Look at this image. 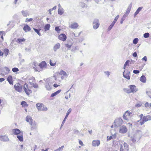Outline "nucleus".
<instances>
[{
  "label": "nucleus",
  "mask_w": 151,
  "mask_h": 151,
  "mask_svg": "<svg viewBox=\"0 0 151 151\" xmlns=\"http://www.w3.org/2000/svg\"><path fill=\"white\" fill-rule=\"evenodd\" d=\"M132 55L133 57H135L137 56V54L136 52H134L132 54Z\"/></svg>",
  "instance_id": "64"
},
{
  "label": "nucleus",
  "mask_w": 151,
  "mask_h": 151,
  "mask_svg": "<svg viewBox=\"0 0 151 151\" xmlns=\"http://www.w3.org/2000/svg\"><path fill=\"white\" fill-rule=\"evenodd\" d=\"M50 64L51 66H55L56 65L55 63H52L51 60H50Z\"/></svg>",
  "instance_id": "47"
},
{
  "label": "nucleus",
  "mask_w": 151,
  "mask_h": 151,
  "mask_svg": "<svg viewBox=\"0 0 151 151\" xmlns=\"http://www.w3.org/2000/svg\"><path fill=\"white\" fill-rule=\"evenodd\" d=\"M99 20L97 19H94L93 23V29H96L99 27Z\"/></svg>",
  "instance_id": "8"
},
{
  "label": "nucleus",
  "mask_w": 151,
  "mask_h": 151,
  "mask_svg": "<svg viewBox=\"0 0 151 151\" xmlns=\"http://www.w3.org/2000/svg\"><path fill=\"white\" fill-rule=\"evenodd\" d=\"M0 140L3 142H8L9 140L8 136L6 135L0 136Z\"/></svg>",
  "instance_id": "13"
},
{
  "label": "nucleus",
  "mask_w": 151,
  "mask_h": 151,
  "mask_svg": "<svg viewBox=\"0 0 151 151\" xmlns=\"http://www.w3.org/2000/svg\"><path fill=\"white\" fill-rule=\"evenodd\" d=\"M142 119L145 122L148 120H151V116L150 115L144 116H143Z\"/></svg>",
  "instance_id": "19"
},
{
  "label": "nucleus",
  "mask_w": 151,
  "mask_h": 151,
  "mask_svg": "<svg viewBox=\"0 0 151 151\" xmlns=\"http://www.w3.org/2000/svg\"><path fill=\"white\" fill-rule=\"evenodd\" d=\"M60 47V44L59 43H57L54 46L53 49L55 52H56L57 50L59 49Z\"/></svg>",
  "instance_id": "20"
},
{
  "label": "nucleus",
  "mask_w": 151,
  "mask_h": 151,
  "mask_svg": "<svg viewBox=\"0 0 151 151\" xmlns=\"http://www.w3.org/2000/svg\"><path fill=\"white\" fill-rule=\"evenodd\" d=\"M131 114V113L129 112L128 111H126L123 116V118L125 120H128V118H129V117Z\"/></svg>",
  "instance_id": "11"
},
{
  "label": "nucleus",
  "mask_w": 151,
  "mask_h": 151,
  "mask_svg": "<svg viewBox=\"0 0 151 151\" xmlns=\"http://www.w3.org/2000/svg\"><path fill=\"white\" fill-rule=\"evenodd\" d=\"M66 119H65V118H64V119H63V122H62V124L61 125V127H60V129H61V127L62 126H63L64 124L65 123V121H66Z\"/></svg>",
  "instance_id": "57"
},
{
  "label": "nucleus",
  "mask_w": 151,
  "mask_h": 151,
  "mask_svg": "<svg viewBox=\"0 0 151 151\" xmlns=\"http://www.w3.org/2000/svg\"><path fill=\"white\" fill-rule=\"evenodd\" d=\"M33 64L35 66V67H33V68H34V69L35 70V71H37V70L36 69V68L35 67L36 65H38V64L35 62H34Z\"/></svg>",
  "instance_id": "51"
},
{
  "label": "nucleus",
  "mask_w": 151,
  "mask_h": 151,
  "mask_svg": "<svg viewBox=\"0 0 151 151\" xmlns=\"http://www.w3.org/2000/svg\"><path fill=\"white\" fill-rule=\"evenodd\" d=\"M133 73L135 74H137L139 73V71L138 70H133Z\"/></svg>",
  "instance_id": "53"
},
{
  "label": "nucleus",
  "mask_w": 151,
  "mask_h": 151,
  "mask_svg": "<svg viewBox=\"0 0 151 151\" xmlns=\"http://www.w3.org/2000/svg\"><path fill=\"white\" fill-rule=\"evenodd\" d=\"M142 104H137L135 105V106L137 107H140Z\"/></svg>",
  "instance_id": "61"
},
{
  "label": "nucleus",
  "mask_w": 151,
  "mask_h": 151,
  "mask_svg": "<svg viewBox=\"0 0 151 151\" xmlns=\"http://www.w3.org/2000/svg\"><path fill=\"white\" fill-rule=\"evenodd\" d=\"M130 72L127 70H125L123 73V76L124 77L126 78L129 80L130 77L129 76Z\"/></svg>",
  "instance_id": "10"
},
{
  "label": "nucleus",
  "mask_w": 151,
  "mask_h": 151,
  "mask_svg": "<svg viewBox=\"0 0 151 151\" xmlns=\"http://www.w3.org/2000/svg\"><path fill=\"white\" fill-rule=\"evenodd\" d=\"M7 81H8L9 84L11 85L13 84L12 81V77L11 75L9 76L7 78Z\"/></svg>",
  "instance_id": "22"
},
{
  "label": "nucleus",
  "mask_w": 151,
  "mask_h": 151,
  "mask_svg": "<svg viewBox=\"0 0 151 151\" xmlns=\"http://www.w3.org/2000/svg\"><path fill=\"white\" fill-rule=\"evenodd\" d=\"M119 17V16L118 15H117L115 18L114 19L113 22H112V23L114 24H115V23L117 21Z\"/></svg>",
  "instance_id": "41"
},
{
  "label": "nucleus",
  "mask_w": 151,
  "mask_h": 151,
  "mask_svg": "<svg viewBox=\"0 0 151 151\" xmlns=\"http://www.w3.org/2000/svg\"><path fill=\"white\" fill-rule=\"evenodd\" d=\"M23 89L26 94L28 96H29L32 93V91L28 89V85L26 83L24 85Z\"/></svg>",
  "instance_id": "5"
},
{
  "label": "nucleus",
  "mask_w": 151,
  "mask_h": 151,
  "mask_svg": "<svg viewBox=\"0 0 151 151\" xmlns=\"http://www.w3.org/2000/svg\"><path fill=\"white\" fill-rule=\"evenodd\" d=\"M33 19V18H30L29 19L26 18L25 19L26 22H30L32 21Z\"/></svg>",
  "instance_id": "50"
},
{
  "label": "nucleus",
  "mask_w": 151,
  "mask_h": 151,
  "mask_svg": "<svg viewBox=\"0 0 151 151\" xmlns=\"http://www.w3.org/2000/svg\"><path fill=\"white\" fill-rule=\"evenodd\" d=\"M12 71L14 72H16L18 71L19 70V69L17 68H14L12 69Z\"/></svg>",
  "instance_id": "45"
},
{
  "label": "nucleus",
  "mask_w": 151,
  "mask_h": 151,
  "mask_svg": "<svg viewBox=\"0 0 151 151\" xmlns=\"http://www.w3.org/2000/svg\"><path fill=\"white\" fill-rule=\"evenodd\" d=\"M34 30L37 33V34L40 36H41V34L40 33V31L41 29H37L35 28H33Z\"/></svg>",
  "instance_id": "37"
},
{
  "label": "nucleus",
  "mask_w": 151,
  "mask_h": 151,
  "mask_svg": "<svg viewBox=\"0 0 151 151\" xmlns=\"http://www.w3.org/2000/svg\"><path fill=\"white\" fill-rule=\"evenodd\" d=\"M123 122L121 118H118L115 120L114 122V126L115 128L118 127H120Z\"/></svg>",
  "instance_id": "2"
},
{
  "label": "nucleus",
  "mask_w": 151,
  "mask_h": 151,
  "mask_svg": "<svg viewBox=\"0 0 151 151\" xmlns=\"http://www.w3.org/2000/svg\"><path fill=\"white\" fill-rule=\"evenodd\" d=\"M14 88L16 91L20 92L22 91L23 86L19 83H17L14 86Z\"/></svg>",
  "instance_id": "7"
},
{
  "label": "nucleus",
  "mask_w": 151,
  "mask_h": 151,
  "mask_svg": "<svg viewBox=\"0 0 151 151\" xmlns=\"http://www.w3.org/2000/svg\"><path fill=\"white\" fill-rule=\"evenodd\" d=\"M138 39L137 38H135L133 40V42L134 44H136L138 41Z\"/></svg>",
  "instance_id": "39"
},
{
  "label": "nucleus",
  "mask_w": 151,
  "mask_h": 151,
  "mask_svg": "<svg viewBox=\"0 0 151 151\" xmlns=\"http://www.w3.org/2000/svg\"><path fill=\"white\" fill-rule=\"evenodd\" d=\"M78 24L77 23H74L69 26V27L72 29H76L78 27Z\"/></svg>",
  "instance_id": "25"
},
{
  "label": "nucleus",
  "mask_w": 151,
  "mask_h": 151,
  "mask_svg": "<svg viewBox=\"0 0 151 151\" xmlns=\"http://www.w3.org/2000/svg\"><path fill=\"white\" fill-rule=\"evenodd\" d=\"M50 25V24H47L45 25L44 27V29L45 31L48 30L49 29Z\"/></svg>",
  "instance_id": "34"
},
{
  "label": "nucleus",
  "mask_w": 151,
  "mask_h": 151,
  "mask_svg": "<svg viewBox=\"0 0 151 151\" xmlns=\"http://www.w3.org/2000/svg\"><path fill=\"white\" fill-rule=\"evenodd\" d=\"M23 30L26 32L29 31L31 30V28L28 25L25 24L23 27Z\"/></svg>",
  "instance_id": "18"
},
{
  "label": "nucleus",
  "mask_w": 151,
  "mask_h": 151,
  "mask_svg": "<svg viewBox=\"0 0 151 151\" xmlns=\"http://www.w3.org/2000/svg\"><path fill=\"white\" fill-rule=\"evenodd\" d=\"M31 85L34 88H37L38 87V85L35 83L32 84Z\"/></svg>",
  "instance_id": "43"
},
{
  "label": "nucleus",
  "mask_w": 151,
  "mask_h": 151,
  "mask_svg": "<svg viewBox=\"0 0 151 151\" xmlns=\"http://www.w3.org/2000/svg\"><path fill=\"white\" fill-rule=\"evenodd\" d=\"M81 6L83 8H84L86 7V4L84 3H81Z\"/></svg>",
  "instance_id": "54"
},
{
  "label": "nucleus",
  "mask_w": 151,
  "mask_h": 151,
  "mask_svg": "<svg viewBox=\"0 0 151 151\" xmlns=\"http://www.w3.org/2000/svg\"><path fill=\"white\" fill-rule=\"evenodd\" d=\"M79 133V131L75 129L74 130V133L78 134Z\"/></svg>",
  "instance_id": "63"
},
{
  "label": "nucleus",
  "mask_w": 151,
  "mask_h": 151,
  "mask_svg": "<svg viewBox=\"0 0 151 151\" xmlns=\"http://www.w3.org/2000/svg\"><path fill=\"white\" fill-rule=\"evenodd\" d=\"M4 53L5 56L6 57L9 54V50L7 48H5L4 50Z\"/></svg>",
  "instance_id": "33"
},
{
  "label": "nucleus",
  "mask_w": 151,
  "mask_h": 151,
  "mask_svg": "<svg viewBox=\"0 0 151 151\" xmlns=\"http://www.w3.org/2000/svg\"><path fill=\"white\" fill-rule=\"evenodd\" d=\"M21 13L24 17H27V16L29 15V12L28 10L22 11Z\"/></svg>",
  "instance_id": "24"
},
{
  "label": "nucleus",
  "mask_w": 151,
  "mask_h": 151,
  "mask_svg": "<svg viewBox=\"0 0 151 151\" xmlns=\"http://www.w3.org/2000/svg\"><path fill=\"white\" fill-rule=\"evenodd\" d=\"M46 85L45 87L46 89L48 91H50L51 89V83L50 81V79L49 78L45 80Z\"/></svg>",
  "instance_id": "9"
},
{
  "label": "nucleus",
  "mask_w": 151,
  "mask_h": 151,
  "mask_svg": "<svg viewBox=\"0 0 151 151\" xmlns=\"http://www.w3.org/2000/svg\"><path fill=\"white\" fill-rule=\"evenodd\" d=\"M114 25V24H113L112 23L109 26V27L108 28V31L110 30L112 28V27H113Z\"/></svg>",
  "instance_id": "44"
},
{
  "label": "nucleus",
  "mask_w": 151,
  "mask_h": 151,
  "mask_svg": "<svg viewBox=\"0 0 151 151\" xmlns=\"http://www.w3.org/2000/svg\"><path fill=\"white\" fill-rule=\"evenodd\" d=\"M127 130L126 127L125 125H122L120 127L119 132L122 134H124L127 132Z\"/></svg>",
  "instance_id": "6"
},
{
  "label": "nucleus",
  "mask_w": 151,
  "mask_h": 151,
  "mask_svg": "<svg viewBox=\"0 0 151 151\" xmlns=\"http://www.w3.org/2000/svg\"><path fill=\"white\" fill-rule=\"evenodd\" d=\"M112 136L113 138V139H115L116 138V134L115 133L113 134H112Z\"/></svg>",
  "instance_id": "60"
},
{
  "label": "nucleus",
  "mask_w": 151,
  "mask_h": 151,
  "mask_svg": "<svg viewBox=\"0 0 151 151\" xmlns=\"http://www.w3.org/2000/svg\"><path fill=\"white\" fill-rule=\"evenodd\" d=\"M107 140L108 141L112 139H113V138L112 136H107Z\"/></svg>",
  "instance_id": "48"
},
{
  "label": "nucleus",
  "mask_w": 151,
  "mask_h": 151,
  "mask_svg": "<svg viewBox=\"0 0 151 151\" xmlns=\"http://www.w3.org/2000/svg\"><path fill=\"white\" fill-rule=\"evenodd\" d=\"M129 87L131 93H135L138 90L137 88H136V87L134 85H130L129 86Z\"/></svg>",
  "instance_id": "12"
},
{
  "label": "nucleus",
  "mask_w": 151,
  "mask_h": 151,
  "mask_svg": "<svg viewBox=\"0 0 151 151\" xmlns=\"http://www.w3.org/2000/svg\"><path fill=\"white\" fill-rule=\"evenodd\" d=\"M36 107L39 111H45L47 110V107L45 106L42 104H36Z\"/></svg>",
  "instance_id": "3"
},
{
  "label": "nucleus",
  "mask_w": 151,
  "mask_h": 151,
  "mask_svg": "<svg viewBox=\"0 0 151 151\" xmlns=\"http://www.w3.org/2000/svg\"><path fill=\"white\" fill-rule=\"evenodd\" d=\"M30 124L31 126V130L35 129L37 128V123L35 121H32L30 123Z\"/></svg>",
  "instance_id": "14"
},
{
  "label": "nucleus",
  "mask_w": 151,
  "mask_h": 151,
  "mask_svg": "<svg viewBox=\"0 0 151 151\" xmlns=\"http://www.w3.org/2000/svg\"><path fill=\"white\" fill-rule=\"evenodd\" d=\"M21 104L24 106H28V104H27V103L24 101H22L21 102Z\"/></svg>",
  "instance_id": "40"
},
{
  "label": "nucleus",
  "mask_w": 151,
  "mask_h": 151,
  "mask_svg": "<svg viewBox=\"0 0 151 151\" xmlns=\"http://www.w3.org/2000/svg\"><path fill=\"white\" fill-rule=\"evenodd\" d=\"M123 91L126 93H131V91L128 88H124L123 89Z\"/></svg>",
  "instance_id": "38"
},
{
  "label": "nucleus",
  "mask_w": 151,
  "mask_h": 151,
  "mask_svg": "<svg viewBox=\"0 0 151 151\" xmlns=\"http://www.w3.org/2000/svg\"><path fill=\"white\" fill-rule=\"evenodd\" d=\"M64 147V146L63 145L62 146L60 147H59L58 149H57V150H59V151H60L61 150H62L63 147Z\"/></svg>",
  "instance_id": "62"
},
{
  "label": "nucleus",
  "mask_w": 151,
  "mask_h": 151,
  "mask_svg": "<svg viewBox=\"0 0 151 151\" xmlns=\"http://www.w3.org/2000/svg\"><path fill=\"white\" fill-rule=\"evenodd\" d=\"M71 111H72V109L71 108H69V109L68 110V111L66 113V116L65 117V119H67V118L68 117L69 114L71 112Z\"/></svg>",
  "instance_id": "36"
},
{
  "label": "nucleus",
  "mask_w": 151,
  "mask_h": 151,
  "mask_svg": "<svg viewBox=\"0 0 151 151\" xmlns=\"http://www.w3.org/2000/svg\"><path fill=\"white\" fill-rule=\"evenodd\" d=\"M72 46V45H69L68 44H66L65 45V46L66 47L68 48V49H69Z\"/></svg>",
  "instance_id": "49"
},
{
  "label": "nucleus",
  "mask_w": 151,
  "mask_h": 151,
  "mask_svg": "<svg viewBox=\"0 0 151 151\" xmlns=\"http://www.w3.org/2000/svg\"><path fill=\"white\" fill-rule=\"evenodd\" d=\"M61 91V90H58V91H57L55 92L52 93L51 94L50 97H54V96H56L57 94H58L59 93H60V92Z\"/></svg>",
  "instance_id": "30"
},
{
  "label": "nucleus",
  "mask_w": 151,
  "mask_h": 151,
  "mask_svg": "<svg viewBox=\"0 0 151 151\" xmlns=\"http://www.w3.org/2000/svg\"><path fill=\"white\" fill-rule=\"evenodd\" d=\"M130 61L129 60H127L124 65H125L126 66H127V65H129V62Z\"/></svg>",
  "instance_id": "59"
},
{
  "label": "nucleus",
  "mask_w": 151,
  "mask_h": 151,
  "mask_svg": "<svg viewBox=\"0 0 151 151\" xmlns=\"http://www.w3.org/2000/svg\"><path fill=\"white\" fill-rule=\"evenodd\" d=\"M17 137L20 142H22L23 141V137L22 135V134H20V135H17Z\"/></svg>",
  "instance_id": "28"
},
{
  "label": "nucleus",
  "mask_w": 151,
  "mask_h": 151,
  "mask_svg": "<svg viewBox=\"0 0 151 151\" xmlns=\"http://www.w3.org/2000/svg\"><path fill=\"white\" fill-rule=\"evenodd\" d=\"M4 69L6 71V72H7V73H9V71H10L9 68L6 67H4Z\"/></svg>",
  "instance_id": "55"
},
{
  "label": "nucleus",
  "mask_w": 151,
  "mask_h": 151,
  "mask_svg": "<svg viewBox=\"0 0 151 151\" xmlns=\"http://www.w3.org/2000/svg\"><path fill=\"white\" fill-rule=\"evenodd\" d=\"M100 143V142L99 140H93L92 141V145L94 147L98 146Z\"/></svg>",
  "instance_id": "17"
},
{
  "label": "nucleus",
  "mask_w": 151,
  "mask_h": 151,
  "mask_svg": "<svg viewBox=\"0 0 151 151\" xmlns=\"http://www.w3.org/2000/svg\"><path fill=\"white\" fill-rule=\"evenodd\" d=\"M26 121L30 124L33 121L32 117L30 116H27L26 118Z\"/></svg>",
  "instance_id": "23"
},
{
  "label": "nucleus",
  "mask_w": 151,
  "mask_h": 151,
  "mask_svg": "<svg viewBox=\"0 0 151 151\" xmlns=\"http://www.w3.org/2000/svg\"><path fill=\"white\" fill-rule=\"evenodd\" d=\"M64 9L62 8H59L58 10V14L60 15H62L64 13Z\"/></svg>",
  "instance_id": "31"
},
{
  "label": "nucleus",
  "mask_w": 151,
  "mask_h": 151,
  "mask_svg": "<svg viewBox=\"0 0 151 151\" xmlns=\"http://www.w3.org/2000/svg\"><path fill=\"white\" fill-rule=\"evenodd\" d=\"M132 6V3H131L129 5V6H128V7L127 9V10H126V11L125 12L126 13L129 14V13L131 9Z\"/></svg>",
  "instance_id": "26"
},
{
  "label": "nucleus",
  "mask_w": 151,
  "mask_h": 151,
  "mask_svg": "<svg viewBox=\"0 0 151 151\" xmlns=\"http://www.w3.org/2000/svg\"><path fill=\"white\" fill-rule=\"evenodd\" d=\"M140 80L143 83H145L146 81V79L145 76H142L140 78Z\"/></svg>",
  "instance_id": "32"
},
{
  "label": "nucleus",
  "mask_w": 151,
  "mask_h": 151,
  "mask_svg": "<svg viewBox=\"0 0 151 151\" xmlns=\"http://www.w3.org/2000/svg\"><path fill=\"white\" fill-rule=\"evenodd\" d=\"M128 137H129L130 140L134 143L138 142L141 137V136L138 132L133 134H128Z\"/></svg>",
  "instance_id": "1"
},
{
  "label": "nucleus",
  "mask_w": 151,
  "mask_h": 151,
  "mask_svg": "<svg viewBox=\"0 0 151 151\" xmlns=\"http://www.w3.org/2000/svg\"><path fill=\"white\" fill-rule=\"evenodd\" d=\"M67 37L64 34L60 35L58 36V39L63 41H65L66 40Z\"/></svg>",
  "instance_id": "16"
},
{
  "label": "nucleus",
  "mask_w": 151,
  "mask_h": 151,
  "mask_svg": "<svg viewBox=\"0 0 151 151\" xmlns=\"http://www.w3.org/2000/svg\"><path fill=\"white\" fill-rule=\"evenodd\" d=\"M150 36V34L148 32H147L145 33L143 35V37L144 38H147L149 37Z\"/></svg>",
  "instance_id": "42"
},
{
  "label": "nucleus",
  "mask_w": 151,
  "mask_h": 151,
  "mask_svg": "<svg viewBox=\"0 0 151 151\" xmlns=\"http://www.w3.org/2000/svg\"><path fill=\"white\" fill-rule=\"evenodd\" d=\"M147 94V95L148 96L151 98V93L150 92H148L146 91V92Z\"/></svg>",
  "instance_id": "58"
},
{
  "label": "nucleus",
  "mask_w": 151,
  "mask_h": 151,
  "mask_svg": "<svg viewBox=\"0 0 151 151\" xmlns=\"http://www.w3.org/2000/svg\"><path fill=\"white\" fill-rule=\"evenodd\" d=\"M120 145V151H128V145L126 143L122 142Z\"/></svg>",
  "instance_id": "4"
},
{
  "label": "nucleus",
  "mask_w": 151,
  "mask_h": 151,
  "mask_svg": "<svg viewBox=\"0 0 151 151\" xmlns=\"http://www.w3.org/2000/svg\"><path fill=\"white\" fill-rule=\"evenodd\" d=\"M55 30L58 32L59 33V31L60 30V29L58 27H56L55 28Z\"/></svg>",
  "instance_id": "52"
},
{
  "label": "nucleus",
  "mask_w": 151,
  "mask_h": 151,
  "mask_svg": "<svg viewBox=\"0 0 151 151\" xmlns=\"http://www.w3.org/2000/svg\"><path fill=\"white\" fill-rule=\"evenodd\" d=\"M18 41L19 42H24L25 40V39L24 38H18L17 39Z\"/></svg>",
  "instance_id": "46"
},
{
  "label": "nucleus",
  "mask_w": 151,
  "mask_h": 151,
  "mask_svg": "<svg viewBox=\"0 0 151 151\" xmlns=\"http://www.w3.org/2000/svg\"><path fill=\"white\" fill-rule=\"evenodd\" d=\"M46 63L45 61H43L40 63L39 66L40 68L42 69L46 67Z\"/></svg>",
  "instance_id": "21"
},
{
  "label": "nucleus",
  "mask_w": 151,
  "mask_h": 151,
  "mask_svg": "<svg viewBox=\"0 0 151 151\" xmlns=\"http://www.w3.org/2000/svg\"><path fill=\"white\" fill-rule=\"evenodd\" d=\"M142 60L143 61H144L145 62H146L147 61V58L146 56H145L143 57V58L142 59Z\"/></svg>",
  "instance_id": "56"
},
{
  "label": "nucleus",
  "mask_w": 151,
  "mask_h": 151,
  "mask_svg": "<svg viewBox=\"0 0 151 151\" xmlns=\"http://www.w3.org/2000/svg\"><path fill=\"white\" fill-rule=\"evenodd\" d=\"M60 74L61 75H63L65 76H68V75L66 73L65 71L63 70H61L60 71Z\"/></svg>",
  "instance_id": "35"
},
{
  "label": "nucleus",
  "mask_w": 151,
  "mask_h": 151,
  "mask_svg": "<svg viewBox=\"0 0 151 151\" xmlns=\"http://www.w3.org/2000/svg\"><path fill=\"white\" fill-rule=\"evenodd\" d=\"M143 7H139L136 11L135 12L134 14V17H135L140 12V11L142 9Z\"/></svg>",
  "instance_id": "29"
},
{
  "label": "nucleus",
  "mask_w": 151,
  "mask_h": 151,
  "mask_svg": "<svg viewBox=\"0 0 151 151\" xmlns=\"http://www.w3.org/2000/svg\"><path fill=\"white\" fill-rule=\"evenodd\" d=\"M35 79L34 77H32L29 79V81L30 83V85L35 83Z\"/></svg>",
  "instance_id": "27"
},
{
  "label": "nucleus",
  "mask_w": 151,
  "mask_h": 151,
  "mask_svg": "<svg viewBox=\"0 0 151 151\" xmlns=\"http://www.w3.org/2000/svg\"><path fill=\"white\" fill-rule=\"evenodd\" d=\"M12 133L15 135H18L21 133V131L18 129L16 128L13 129L12 130Z\"/></svg>",
  "instance_id": "15"
}]
</instances>
